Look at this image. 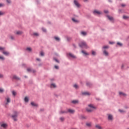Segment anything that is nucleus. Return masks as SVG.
I'll return each mask as SVG.
<instances>
[{
    "mask_svg": "<svg viewBox=\"0 0 129 129\" xmlns=\"http://www.w3.org/2000/svg\"><path fill=\"white\" fill-rule=\"evenodd\" d=\"M74 3L77 8H80V4L78 3L77 0H74Z\"/></svg>",
    "mask_w": 129,
    "mask_h": 129,
    "instance_id": "39448f33",
    "label": "nucleus"
},
{
    "mask_svg": "<svg viewBox=\"0 0 129 129\" xmlns=\"http://www.w3.org/2000/svg\"><path fill=\"white\" fill-rule=\"evenodd\" d=\"M86 125L87 126H91V123H86Z\"/></svg>",
    "mask_w": 129,
    "mask_h": 129,
    "instance_id": "4c0bfd02",
    "label": "nucleus"
},
{
    "mask_svg": "<svg viewBox=\"0 0 129 129\" xmlns=\"http://www.w3.org/2000/svg\"><path fill=\"white\" fill-rule=\"evenodd\" d=\"M54 61H55L57 63H59V60H58V59H57L56 58H54Z\"/></svg>",
    "mask_w": 129,
    "mask_h": 129,
    "instance_id": "09e8293b",
    "label": "nucleus"
},
{
    "mask_svg": "<svg viewBox=\"0 0 129 129\" xmlns=\"http://www.w3.org/2000/svg\"><path fill=\"white\" fill-rule=\"evenodd\" d=\"M103 54H104L105 56H108V52L106 50L103 51Z\"/></svg>",
    "mask_w": 129,
    "mask_h": 129,
    "instance_id": "412c9836",
    "label": "nucleus"
},
{
    "mask_svg": "<svg viewBox=\"0 0 129 129\" xmlns=\"http://www.w3.org/2000/svg\"><path fill=\"white\" fill-rule=\"evenodd\" d=\"M82 95H85L89 96V95H91V93L88 92H84L82 93Z\"/></svg>",
    "mask_w": 129,
    "mask_h": 129,
    "instance_id": "423d86ee",
    "label": "nucleus"
},
{
    "mask_svg": "<svg viewBox=\"0 0 129 129\" xmlns=\"http://www.w3.org/2000/svg\"><path fill=\"white\" fill-rule=\"evenodd\" d=\"M117 45H118V46H119L120 47H122V43H120V42H117Z\"/></svg>",
    "mask_w": 129,
    "mask_h": 129,
    "instance_id": "7c9ffc66",
    "label": "nucleus"
},
{
    "mask_svg": "<svg viewBox=\"0 0 129 129\" xmlns=\"http://www.w3.org/2000/svg\"><path fill=\"white\" fill-rule=\"evenodd\" d=\"M103 48V49H108V46H105Z\"/></svg>",
    "mask_w": 129,
    "mask_h": 129,
    "instance_id": "49530a36",
    "label": "nucleus"
},
{
    "mask_svg": "<svg viewBox=\"0 0 129 129\" xmlns=\"http://www.w3.org/2000/svg\"><path fill=\"white\" fill-rule=\"evenodd\" d=\"M10 103H11V98H10L9 96H7L5 98L4 105L5 106H8Z\"/></svg>",
    "mask_w": 129,
    "mask_h": 129,
    "instance_id": "f03ea898",
    "label": "nucleus"
},
{
    "mask_svg": "<svg viewBox=\"0 0 129 129\" xmlns=\"http://www.w3.org/2000/svg\"><path fill=\"white\" fill-rule=\"evenodd\" d=\"M5 15V13L2 12V11H0V16H3Z\"/></svg>",
    "mask_w": 129,
    "mask_h": 129,
    "instance_id": "a19ab883",
    "label": "nucleus"
},
{
    "mask_svg": "<svg viewBox=\"0 0 129 129\" xmlns=\"http://www.w3.org/2000/svg\"><path fill=\"white\" fill-rule=\"evenodd\" d=\"M43 32H46V29L45 28H42Z\"/></svg>",
    "mask_w": 129,
    "mask_h": 129,
    "instance_id": "5fc2aeb1",
    "label": "nucleus"
},
{
    "mask_svg": "<svg viewBox=\"0 0 129 129\" xmlns=\"http://www.w3.org/2000/svg\"><path fill=\"white\" fill-rule=\"evenodd\" d=\"M94 109H96L95 106L92 104H89L88 107L86 108V110L87 112H92Z\"/></svg>",
    "mask_w": 129,
    "mask_h": 129,
    "instance_id": "f257e3e1",
    "label": "nucleus"
},
{
    "mask_svg": "<svg viewBox=\"0 0 129 129\" xmlns=\"http://www.w3.org/2000/svg\"><path fill=\"white\" fill-rule=\"evenodd\" d=\"M108 19L109 20V21H111V22H113V18L109 16H107Z\"/></svg>",
    "mask_w": 129,
    "mask_h": 129,
    "instance_id": "2eb2a0df",
    "label": "nucleus"
},
{
    "mask_svg": "<svg viewBox=\"0 0 129 129\" xmlns=\"http://www.w3.org/2000/svg\"><path fill=\"white\" fill-rule=\"evenodd\" d=\"M4 77V75L2 74H0V78H3Z\"/></svg>",
    "mask_w": 129,
    "mask_h": 129,
    "instance_id": "8fccbe9b",
    "label": "nucleus"
},
{
    "mask_svg": "<svg viewBox=\"0 0 129 129\" xmlns=\"http://www.w3.org/2000/svg\"><path fill=\"white\" fill-rule=\"evenodd\" d=\"M6 2L7 3V4H12V1L11 0H6Z\"/></svg>",
    "mask_w": 129,
    "mask_h": 129,
    "instance_id": "72a5a7b5",
    "label": "nucleus"
},
{
    "mask_svg": "<svg viewBox=\"0 0 129 129\" xmlns=\"http://www.w3.org/2000/svg\"><path fill=\"white\" fill-rule=\"evenodd\" d=\"M3 53L4 55H5L6 56H9L10 55V52L8 51H5V50L3 51Z\"/></svg>",
    "mask_w": 129,
    "mask_h": 129,
    "instance_id": "9b49d317",
    "label": "nucleus"
},
{
    "mask_svg": "<svg viewBox=\"0 0 129 129\" xmlns=\"http://www.w3.org/2000/svg\"><path fill=\"white\" fill-rule=\"evenodd\" d=\"M72 102L74 103V104H76V103H78V100H73Z\"/></svg>",
    "mask_w": 129,
    "mask_h": 129,
    "instance_id": "bb28decb",
    "label": "nucleus"
},
{
    "mask_svg": "<svg viewBox=\"0 0 129 129\" xmlns=\"http://www.w3.org/2000/svg\"><path fill=\"white\" fill-rule=\"evenodd\" d=\"M59 119H60V120L61 121H64V117H61L59 118Z\"/></svg>",
    "mask_w": 129,
    "mask_h": 129,
    "instance_id": "e433bc0d",
    "label": "nucleus"
},
{
    "mask_svg": "<svg viewBox=\"0 0 129 129\" xmlns=\"http://www.w3.org/2000/svg\"><path fill=\"white\" fill-rule=\"evenodd\" d=\"M24 101L25 102H28L29 101V98H28V97H25L24 98Z\"/></svg>",
    "mask_w": 129,
    "mask_h": 129,
    "instance_id": "a878e982",
    "label": "nucleus"
},
{
    "mask_svg": "<svg viewBox=\"0 0 129 129\" xmlns=\"http://www.w3.org/2000/svg\"><path fill=\"white\" fill-rule=\"evenodd\" d=\"M2 7H3V4H0V8Z\"/></svg>",
    "mask_w": 129,
    "mask_h": 129,
    "instance_id": "6e6d98bb",
    "label": "nucleus"
},
{
    "mask_svg": "<svg viewBox=\"0 0 129 129\" xmlns=\"http://www.w3.org/2000/svg\"><path fill=\"white\" fill-rule=\"evenodd\" d=\"M73 46H74V47H75V45L74 44L73 45Z\"/></svg>",
    "mask_w": 129,
    "mask_h": 129,
    "instance_id": "bf43d9fd",
    "label": "nucleus"
},
{
    "mask_svg": "<svg viewBox=\"0 0 129 129\" xmlns=\"http://www.w3.org/2000/svg\"><path fill=\"white\" fill-rule=\"evenodd\" d=\"M34 36H39V33L35 32L33 33Z\"/></svg>",
    "mask_w": 129,
    "mask_h": 129,
    "instance_id": "79ce46f5",
    "label": "nucleus"
},
{
    "mask_svg": "<svg viewBox=\"0 0 129 129\" xmlns=\"http://www.w3.org/2000/svg\"><path fill=\"white\" fill-rule=\"evenodd\" d=\"M118 111H119V112H120L121 113H123V112H125V111H124L123 110L121 109H119Z\"/></svg>",
    "mask_w": 129,
    "mask_h": 129,
    "instance_id": "2f4dec72",
    "label": "nucleus"
},
{
    "mask_svg": "<svg viewBox=\"0 0 129 129\" xmlns=\"http://www.w3.org/2000/svg\"><path fill=\"white\" fill-rule=\"evenodd\" d=\"M13 78L16 79V80H20V78L18 77L17 76H14Z\"/></svg>",
    "mask_w": 129,
    "mask_h": 129,
    "instance_id": "b1692460",
    "label": "nucleus"
},
{
    "mask_svg": "<svg viewBox=\"0 0 129 129\" xmlns=\"http://www.w3.org/2000/svg\"><path fill=\"white\" fill-rule=\"evenodd\" d=\"M4 90L2 88H0V93H3V92H4Z\"/></svg>",
    "mask_w": 129,
    "mask_h": 129,
    "instance_id": "a18cd8bd",
    "label": "nucleus"
},
{
    "mask_svg": "<svg viewBox=\"0 0 129 129\" xmlns=\"http://www.w3.org/2000/svg\"><path fill=\"white\" fill-rule=\"evenodd\" d=\"M54 39L56 40V41H60V38H59V37H54Z\"/></svg>",
    "mask_w": 129,
    "mask_h": 129,
    "instance_id": "c9c22d12",
    "label": "nucleus"
},
{
    "mask_svg": "<svg viewBox=\"0 0 129 129\" xmlns=\"http://www.w3.org/2000/svg\"><path fill=\"white\" fill-rule=\"evenodd\" d=\"M31 105H32V106H37V104L33 102H32L31 103Z\"/></svg>",
    "mask_w": 129,
    "mask_h": 129,
    "instance_id": "c756f323",
    "label": "nucleus"
},
{
    "mask_svg": "<svg viewBox=\"0 0 129 129\" xmlns=\"http://www.w3.org/2000/svg\"><path fill=\"white\" fill-rule=\"evenodd\" d=\"M12 94L14 95V96H16L17 95V92L15 91H12Z\"/></svg>",
    "mask_w": 129,
    "mask_h": 129,
    "instance_id": "c85d7f7f",
    "label": "nucleus"
},
{
    "mask_svg": "<svg viewBox=\"0 0 129 129\" xmlns=\"http://www.w3.org/2000/svg\"><path fill=\"white\" fill-rule=\"evenodd\" d=\"M1 126L2 127H4V128H6L8 126V124L7 123H2Z\"/></svg>",
    "mask_w": 129,
    "mask_h": 129,
    "instance_id": "ddd939ff",
    "label": "nucleus"
},
{
    "mask_svg": "<svg viewBox=\"0 0 129 129\" xmlns=\"http://www.w3.org/2000/svg\"><path fill=\"white\" fill-rule=\"evenodd\" d=\"M104 13H105V14H107V13H108V11H107V10H105V11H104Z\"/></svg>",
    "mask_w": 129,
    "mask_h": 129,
    "instance_id": "3c124183",
    "label": "nucleus"
},
{
    "mask_svg": "<svg viewBox=\"0 0 129 129\" xmlns=\"http://www.w3.org/2000/svg\"><path fill=\"white\" fill-rule=\"evenodd\" d=\"M95 127L97 129H102V127L100 126V125H99V124H96L95 125Z\"/></svg>",
    "mask_w": 129,
    "mask_h": 129,
    "instance_id": "a211bd4d",
    "label": "nucleus"
},
{
    "mask_svg": "<svg viewBox=\"0 0 129 129\" xmlns=\"http://www.w3.org/2000/svg\"><path fill=\"white\" fill-rule=\"evenodd\" d=\"M15 34L16 35H22V34H23V32L20 31H17L16 32Z\"/></svg>",
    "mask_w": 129,
    "mask_h": 129,
    "instance_id": "dca6fc26",
    "label": "nucleus"
},
{
    "mask_svg": "<svg viewBox=\"0 0 129 129\" xmlns=\"http://www.w3.org/2000/svg\"><path fill=\"white\" fill-rule=\"evenodd\" d=\"M79 46L81 48H86V49H87L88 48V46H87V44H86V42L84 41H82L79 43Z\"/></svg>",
    "mask_w": 129,
    "mask_h": 129,
    "instance_id": "7ed1b4c3",
    "label": "nucleus"
},
{
    "mask_svg": "<svg viewBox=\"0 0 129 129\" xmlns=\"http://www.w3.org/2000/svg\"><path fill=\"white\" fill-rule=\"evenodd\" d=\"M26 51H28V52L32 51V48L31 47L26 48Z\"/></svg>",
    "mask_w": 129,
    "mask_h": 129,
    "instance_id": "5701e85b",
    "label": "nucleus"
},
{
    "mask_svg": "<svg viewBox=\"0 0 129 129\" xmlns=\"http://www.w3.org/2000/svg\"><path fill=\"white\" fill-rule=\"evenodd\" d=\"M68 112H70V113H74L75 112V111L74 110H72L71 109H69L68 110Z\"/></svg>",
    "mask_w": 129,
    "mask_h": 129,
    "instance_id": "4468645a",
    "label": "nucleus"
},
{
    "mask_svg": "<svg viewBox=\"0 0 129 129\" xmlns=\"http://www.w3.org/2000/svg\"><path fill=\"white\" fill-rule=\"evenodd\" d=\"M72 21H73V22H74V23H79V21H78L74 18L72 19Z\"/></svg>",
    "mask_w": 129,
    "mask_h": 129,
    "instance_id": "4be33fe9",
    "label": "nucleus"
},
{
    "mask_svg": "<svg viewBox=\"0 0 129 129\" xmlns=\"http://www.w3.org/2000/svg\"><path fill=\"white\" fill-rule=\"evenodd\" d=\"M121 7H122L123 8H124V7H125V4H121Z\"/></svg>",
    "mask_w": 129,
    "mask_h": 129,
    "instance_id": "864d4df0",
    "label": "nucleus"
},
{
    "mask_svg": "<svg viewBox=\"0 0 129 129\" xmlns=\"http://www.w3.org/2000/svg\"><path fill=\"white\" fill-rule=\"evenodd\" d=\"M81 34L83 36H86V35H87V33H86V32H85V31H82Z\"/></svg>",
    "mask_w": 129,
    "mask_h": 129,
    "instance_id": "6ab92c4d",
    "label": "nucleus"
},
{
    "mask_svg": "<svg viewBox=\"0 0 129 129\" xmlns=\"http://www.w3.org/2000/svg\"><path fill=\"white\" fill-rule=\"evenodd\" d=\"M18 112L15 111L14 114L12 115V118H13L15 121H17L18 120V119H17V117H18Z\"/></svg>",
    "mask_w": 129,
    "mask_h": 129,
    "instance_id": "20e7f679",
    "label": "nucleus"
},
{
    "mask_svg": "<svg viewBox=\"0 0 129 129\" xmlns=\"http://www.w3.org/2000/svg\"><path fill=\"white\" fill-rule=\"evenodd\" d=\"M92 54L93 55H96V52H95V51H92Z\"/></svg>",
    "mask_w": 129,
    "mask_h": 129,
    "instance_id": "37998d69",
    "label": "nucleus"
},
{
    "mask_svg": "<svg viewBox=\"0 0 129 129\" xmlns=\"http://www.w3.org/2000/svg\"><path fill=\"white\" fill-rule=\"evenodd\" d=\"M108 120H112L113 119V116L111 114H108Z\"/></svg>",
    "mask_w": 129,
    "mask_h": 129,
    "instance_id": "6e6552de",
    "label": "nucleus"
},
{
    "mask_svg": "<svg viewBox=\"0 0 129 129\" xmlns=\"http://www.w3.org/2000/svg\"><path fill=\"white\" fill-rule=\"evenodd\" d=\"M68 55H69L70 57H71L73 59H76V56L74 55L73 54L69 53Z\"/></svg>",
    "mask_w": 129,
    "mask_h": 129,
    "instance_id": "1a4fd4ad",
    "label": "nucleus"
},
{
    "mask_svg": "<svg viewBox=\"0 0 129 129\" xmlns=\"http://www.w3.org/2000/svg\"><path fill=\"white\" fill-rule=\"evenodd\" d=\"M10 38L12 39V40H15V37L13 35H11L10 36Z\"/></svg>",
    "mask_w": 129,
    "mask_h": 129,
    "instance_id": "58836bf2",
    "label": "nucleus"
},
{
    "mask_svg": "<svg viewBox=\"0 0 129 129\" xmlns=\"http://www.w3.org/2000/svg\"><path fill=\"white\" fill-rule=\"evenodd\" d=\"M88 0H84V2H87Z\"/></svg>",
    "mask_w": 129,
    "mask_h": 129,
    "instance_id": "13d9d810",
    "label": "nucleus"
},
{
    "mask_svg": "<svg viewBox=\"0 0 129 129\" xmlns=\"http://www.w3.org/2000/svg\"><path fill=\"white\" fill-rule=\"evenodd\" d=\"M82 53L83 54H84V55H85V56H87V55H89V54H88V53L86 52L84 50H82Z\"/></svg>",
    "mask_w": 129,
    "mask_h": 129,
    "instance_id": "f3484780",
    "label": "nucleus"
},
{
    "mask_svg": "<svg viewBox=\"0 0 129 129\" xmlns=\"http://www.w3.org/2000/svg\"><path fill=\"white\" fill-rule=\"evenodd\" d=\"M119 94L120 95V96H125L126 95V94L122 92H119Z\"/></svg>",
    "mask_w": 129,
    "mask_h": 129,
    "instance_id": "f8f14e48",
    "label": "nucleus"
},
{
    "mask_svg": "<svg viewBox=\"0 0 129 129\" xmlns=\"http://www.w3.org/2000/svg\"><path fill=\"white\" fill-rule=\"evenodd\" d=\"M67 113V112L65 111H60V112H59V113H60V114H63V113Z\"/></svg>",
    "mask_w": 129,
    "mask_h": 129,
    "instance_id": "f704fd0d",
    "label": "nucleus"
},
{
    "mask_svg": "<svg viewBox=\"0 0 129 129\" xmlns=\"http://www.w3.org/2000/svg\"><path fill=\"white\" fill-rule=\"evenodd\" d=\"M122 67H123V66H122Z\"/></svg>",
    "mask_w": 129,
    "mask_h": 129,
    "instance_id": "052dcab7",
    "label": "nucleus"
},
{
    "mask_svg": "<svg viewBox=\"0 0 129 129\" xmlns=\"http://www.w3.org/2000/svg\"><path fill=\"white\" fill-rule=\"evenodd\" d=\"M54 68H55V69H58L59 68L58 67V66H55Z\"/></svg>",
    "mask_w": 129,
    "mask_h": 129,
    "instance_id": "603ef678",
    "label": "nucleus"
},
{
    "mask_svg": "<svg viewBox=\"0 0 129 129\" xmlns=\"http://www.w3.org/2000/svg\"><path fill=\"white\" fill-rule=\"evenodd\" d=\"M40 55H41V56H44V52H40Z\"/></svg>",
    "mask_w": 129,
    "mask_h": 129,
    "instance_id": "de8ad7c7",
    "label": "nucleus"
},
{
    "mask_svg": "<svg viewBox=\"0 0 129 129\" xmlns=\"http://www.w3.org/2000/svg\"><path fill=\"white\" fill-rule=\"evenodd\" d=\"M27 71L28 72H33V73H35V72H36V71L32 70L31 69V68L27 69Z\"/></svg>",
    "mask_w": 129,
    "mask_h": 129,
    "instance_id": "9d476101",
    "label": "nucleus"
},
{
    "mask_svg": "<svg viewBox=\"0 0 129 129\" xmlns=\"http://www.w3.org/2000/svg\"><path fill=\"white\" fill-rule=\"evenodd\" d=\"M5 50H6V48L0 47V51H1L2 52H3V51H5Z\"/></svg>",
    "mask_w": 129,
    "mask_h": 129,
    "instance_id": "393cba45",
    "label": "nucleus"
},
{
    "mask_svg": "<svg viewBox=\"0 0 129 129\" xmlns=\"http://www.w3.org/2000/svg\"><path fill=\"white\" fill-rule=\"evenodd\" d=\"M87 86H91V83H90V82H87Z\"/></svg>",
    "mask_w": 129,
    "mask_h": 129,
    "instance_id": "ea45409f",
    "label": "nucleus"
},
{
    "mask_svg": "<svg viewBox=\"0 0 129 129\" xmlns=\"http://www.w3.org/2000/svg\"><path fill=\"white\" fill-rule=\"evenodd\" d=\"M123 19L124 20H127L128 19H129V17L128 16H123Z\"/></svg>",
    "mask_w": 129,
    "mask_h": 129,
    "instance_id": "cd10ccee",
    "label": "nucleus"
},
{
    "mask_svg": "<svg viewBox=\"0 0 129 129\" xmlns=\"http://www.w3.org/2000/svg\"><path fill=\"white\" fill-rule=\"evenodd\" d=\"M74 88H76V89H77V88H79L78 85H77V84L74 85Z\"/></svg>",
    "mask_w": 129,
    "mask_h": 129,
    "instance_id": "473e14b6",
    "label": "nucleus"
},
{
    "mask_svg": "<svg viewBox=\"0 0 129 129\" xmlns=\"http://www.w3.org/2000/svg\"><path fill=\"white\" fill-rule=\"evenodd\" d=\"M36 60H37V61H40V60L39 58H37Z\"/></svg>",
    "mask_w": 129,
    "mask_h": 129,
    "instance_id": "4d7b16f0",
    "label": "nucleus"
},
{
    "mask_svg": "<svg viewBox=\"0 0 129 129\" xmlns=\"http://www.w3.org/2000/svg\"><path fill=\"white\" fill-rule=\"evenodd\" d=\"M51 88H56V85L55 84H51L50 85Z\"/></svg>",
    "mask_w": 129,
    "mask_h": 129,
    "instance_id": "aec40b11",
    "label": "nucleus"
},
{
    "mask_svg": "<svg viewBox=\"0 0 129 129\" xmlns=\"http://www.w3.org/2000/svg\"><path fill=\"white\" fill-rule=\"evenodd\" d=\"M0 59L1 60H5V57L3 56H0Z\"/></svg>",
    "mask_w": 129,
    "mask_h": 129,
    "instance_id": "c03bdc74",
    "label": "nucleus"
},
{
    "mask_svg": "<svg viewBox=\"0 0 129 129\" xmlns=\"http://www.w3.org/2000/svg\"><path fill=\"white\" fill-rule=\"evenodd\" d=\"M94 15H101V12L100 11H98L97 10H94L93 11Z\"/></svg>",
    "mask_w": 129,
    "mask_h": 129,
    "instance_id": "0eeeda50",
    "label": "nucleus"
}]
</instances>
